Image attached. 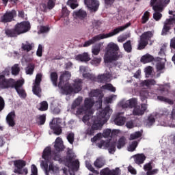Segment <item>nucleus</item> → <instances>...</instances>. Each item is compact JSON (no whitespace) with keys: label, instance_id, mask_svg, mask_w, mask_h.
Returning <instances> with one entry per match:
<instances>
[{"label":"nucleus","instance_id":"79ce46f5","mask_svg":"<svg viewBox=\"0 0 175 175\" xmlns=\"http://www.w3.org/2000/svg\"><path fill=\"white\" fill-rule=\"evenodd\" d=\"M40 107L38 109L40 111H46L49 109V103L47 101H42L40 103Z\"/></svg>","mask_w":175,"mask_h":175},{"label":"nucleus","instance_id":"4be33fe9","mask_svg":"<svg viewBox=\"0 0 175 175\" xmlns=\"http://www.w3.org/2000/svg\"><path fill=\"white\" fill-rule=\"evenodd\" d=\"M126 121V118L122 116L121 113H118L114 120V122L116 125H118L119 126L124 125Z\"/></svg>","mask_w":175,"mask_h":175},{"label":"nucleus","instance_id":"dca6fc26","mask_svg":"<svg viewBox=\"0 0 175 175\" xmlns=\"http://www.w3.org/2000/svg\"><path fill=\"white\" fill-rule=\"evenodd\" d=\"M85 5L93 12H96L99 9V1L96 0H85Z\"/></svg>","mask_w":175,"mask_h":175},{"label":"nucleus","instance_id":"a19ab883","mask_svg":"<svg viewBox=\"0 0 175 175\" xmlns=\"http://www.w3.org/2000/svg\"><path fill=\"white\" fill-rule=\"evenodd\" d=\"M154 124H155V118L154 117V116L150 115L146 120V125L147 126H152Z\"/></svg>","mask_w":175,"mask_h":175},{"label":"nucleus","instance_id":"ea45409f","mask_svg":"<svg viewBox=\"0 0 175 175\" xmlns=\"http://www.w3.org/2000/svg\"><path fill=\"white\" fill-rule=\"evenodd\" d=\"M84 113L85 115L83 117L82 121L85 124H88L90 122V120L92 118V112H88Z\"/></svg>","mask_w":175,"mask_h":175},{"label":"nucleus","instance_id":"a211bd4d","mask_svg":"<svg viewBox=\"0 0 175 175\" xmlns=\"http://www.w3.org/2000/svg\"><path fill=\"white\" fill-rule=\"evenodd\" d=\"M14 118H16V112H14V111H12L8 114L6 117V122L9 126H15L16 122L14 121Z\"/></svg>","mask_w":175,"mask_h":175},{"label":"nucleus","instance_id":"393cba45","mask_svg":"<svg viewBox=\"0 0 175 175\" xmlns=\"http://www.w3.org/2000/svg\"><path fill=\"white\" fill-rule=\"evenodd\" d=\"M94 105H95V101L94 99L90 98H86L84 100V107L88 111L91 110L92 107H94Z\"/></svg>","mask_w":175,"mask_h":175},{"label":"nucleus","instance_id":"338daca9","mask_svg":"<svg viewBox=\"0 0 175 175\" xmlns=\"http://www.w3.org/2000/svg\"><path fill=\"white\" fill-rule=\"evenodd\" d=\"M40 125H44V122H46V115L42 114L40 115L38 118Z\"/></svg>","mask_w":175,"mask_h":175},{"label":"nucleus","instance_id":"4468645a","mask_svg":"<svg viewBox=\"0 0 175 175\" xmlns=\"http://www.w3.org/2000/svg\"><path fill=\"white\" fill-rule=\"evenodd\" d=\"M89 96L91 98H96L97 100L96 102H98L100 106H102V99L103 98V94H102L100 92V90H92L89 94Z\"/></svg>","mask_w":175,"mask_h":175},{"label":"nucleus","instance_id":"49530a36","mask_svg":"<svg viewBox=\"0 0 175 175\" xmlns=\"http://www.w3.org/2000/svg\"><path fill=\"white\" fill-rule=\"evenodd\" d=\"M147 44H148V42L145 41L144 40H142V38H140V41L138 44V50H144Z\"/></svg>","mask_w":175,"mask_h":175},{"label":"nucleus","instance_id":"9d476101","mask_svg":"<svg viewBox=\"0 0 175 175\" xmlns=\"http://www.w3.org/2000/svg\"><path fill=\"white\" fill-rule=\"evenodd\" d=\"M97 146L98 148H102V147H105V148H108L109 154H114V152H116V147L117 146V142H106L104 140H101L99 143L97 144Z\"/></svg>","mask_w":175,"mask_h":175},{"label":"nucleus","instance_id":"20e7f679","mask_svg":"<svg viewBox=\"0 0 175 175\" xmlns=\"http://www.w3.org/2000/svg\"><path fill=\"white\" fill-rule=\"evenodd\" d=\"M129 27H131V23H128L123 26L118 27L108 33H100L95 36L92 39L85 41L83 46V47H88L91 46V44L96 43V42L102 40V39H107V38H111L112 36H115V35H118V33H120V32L125 31V29H126V28H129Z\"/></svg>","mask_w":175,"mask_h":175},{"label":"nucleus","instance_id":"052dcab7","mask_svg":"<svg viewBox=\"0 0 175 175\" xmlns=\"http://www.w3.org/2000/svg\"><path fill=\"white\" fill-rule=\"evenodd\" d=\"M97 79L100 83H103V82L106 81V80H107V75L103 74L101 75H98L97 77Z\"/></svg>","mask_w":175,"mask_h":175},{"label":"nucleus","instance_id":"f8f14e48","mask_svg":"<svg viewBox=\"0 0 175 175\" xmlns=\"http://www.w3.org/2000/svg\"><path fill=\"white\" fill-rule=\"evenodd\" d=\"M14 17H17V11L12 10L11 11H6L3 16L1 18V23H11L14 20Z\"/></svg>","mask_w":175,"mask_h":175},{"label":"nucleus","instance_id":"37998d69","mask_svg":"<svg viewBox=\"0 0 175 175\" xmlns=\"http://www.w3.org/2000/svg\"><path fill=\"white\" fill-rule=\"evenodd\" d=\"M35 70V65L29 64L25 68L26 75H33V71Z\"/></svg>","mask_w":175,"mask_h":175},{"label":"nucleus","instance_id":"e2e57ef3","mask_svg":"<svg viewBox=\"0 0 175 175\" xmlns=\"http://www.w3.org/2000/svg\"><path fill=\"white\" fill-rule=\"evenodd\" d=\"M153 18L155 21H159L162 18V14L159 12H156L153 14Z\"/></svg>","mask_w":175,"mask_h":175},{"label":"nucleus","instance_id":"f704fd0d","mask_svg":"<svg viewBox=\"0 0 175 175\" xmlns=\"http://www.w3.org/2000/svg\"><path fill=\"white\" fill-rule=\"evenodd\" d=\"M123 48L126 53H132V42L131 40H128L123 44Z\"/></svg>","mask_w":175,"mask_h":175},{"label":"nucleus","instance_id":"f257e3e1","mask_svg":"<svg viewBox=\"0 0 175 175\" xmlns=\"http://www.w3.org/2000/svg\"><path fill=\"white\" fill-rule=\"evenodd\" d=\"M110 111H111L110 106H107L103 110L100 111L96 116H92V126L90 129L87 130V135L94 136L95 131L102 129V126H103V125L107 122L109 118H110Z\"/></svg>","mask_w":175,"mask_h":175},{"label":"nucleus","instance_id":"473e14b6","mask_svg":"<svg viewBox=\"0 0 175 175\" xmlns=\"http://www.w3.org/2000/svg\"><path fill=\"white\" fill-rule=\"evenodd\" d=\"M100 47H102V44L100 43L95 44L92 49V53L93 55H98L100 53Z\"/></svg>","mask_w":175,"mask_h":175},{"label":"nucleus","instance_id":"09e8293b","mask_svg":"<svg viewBox=\"0 0 175 175\" xmlns=\"http://www.w3.org/2000/svg\"><path fill=\"white\" fill-rule=\"evenodd\" d=\"M103 90H107L108 91H111V92H116V88L111 85V83H107L102 86Z\"/></svg>","mask_w":175,"mask_h":175},{"label":"nucleus","instance_id":"13d9d810","mask_svg":"<svg viewBox=\"0 0 175 175\" xmlns=\"http://www.w3.org/2000/svg\"><path fill=\"white\" fill-rule=\"evenodd\" d=\"M148 95V92H147V90L142 91L140 92L141 100L142 102H144V100H146V99H147Z\"/></svg>","mask_w":175,"mask_h":175},{"label":"nucleus","instance_id":"cd10ccee","mask_svg":"<svg viewBox=\"0 0 175 175\" xmlns=\"http://www.w3.org/2000/svg\"><path fill=\"white\" fill-rule=\"evenodd\" d=\"M105 165H106V161L102 157H98V159H96V161L94 163V165L97 169H100L103 167Z\"/></svg>","mask_w":175,"mask_h":175},{"label":"nucleus","instance_id":"ddd939ff","mask_svg":"<svg viewBox=\"0 0 175 175\" xmlns=\"http://www.w3.org/2000/svg\"><path fill=\"white\" fill-rule=\"evenodd\" d=\"M55 1L56 0H49L47 4L41 3L40 4V10L44 13H47L48 9L49 10L54 9V7L55 6Z\"/></svg>","mask_w":175,"mask_h":175},{"label":"nucleus","instance_id":"2eb2a0df","mask_svg":"<svg viewBox=\"0 0 175 175\" xmlns=\"http://www.w3.org/2000/svg\"><path fill=\"white\" fill-rule=\"evenodd\" d=\"M121 170L120 168L116 167L115 170H110L109 167H106L103 169L100 175H120Z\"/></svg>","mask_w":175,"mask_h":175},{"label":"nucleus","instance_id":"4c0bfd02","mask_svg":"<svg viewBox=\"0 0 175 175\" xmlns=\"http://www.w3.org/2000/svg\"><path fill=\"white\" fill-rule=\"evenodd\" d=\"M66 160L68 163H72V165H75V166L79 165V161L75 160L73 161V157L70 153H68Z\"/></svg>","mask_w":175,"mask_h":175},{"label":"nucleus","instance_id":"de8ad7c7","mask_svg":"<svg viewBox=\"0 0 175 175\" xmlns=\"http://www.w3.org/2000/svg\"><path fill=\"white\" fill-rule=\"evenodd\" d=\"M150 20V12L148 11H146L144 12V15L142 18V24H146L147 21Z\"/></svg>","mask_w":175,"mask_h":175},{"label":"nucleus","instance_id":"9b49d317","mask_svg":"<svg viewBox=\"0 0 175 175\" xmlns=\"http://www.w3.org/2000/svg\"><path fill=\"white\" fill-rule=\"evenodd\" d=\"M23 85L24 81H23V80H18L17 81H15L13 88H15L20 98H21L22 99H25V98H27V93L25 92V90L23 88Z\"/></svg>","mask_w":175,"mask_h":175},{"label":"nucleus","instance_id":"f3484780","mask_svg":"<svg viewBox=\"0 0 175 175\" xmlns=\"http://www.w3.org/2000/svg\"><path fill=\"white\" fill-rule=\"evenodd\" d=\"M146 110H147V105H137L133 111V116H143L146 113Z\"/></svg>","mask_w":175,"mask_h":175},{"label":"nucleus","instance_id":"412c9836","mask_svg":"<svg viewBox=\"0 0 175 175\" xmlns=\"http://www.w3.org/2000/svg\"><path fill=\"white\" fill-rule=\"evenodd\" d=\"M54 147L55 150L58 152H59V151H64L65 147L64 146L62 139L61 137H58L56 139Z\"/></svg>","mask_w":175,"mask_h":175},{"label":"nucleus","instance_id":"72a5a7b5","mask_svg":"<svg viewBox=\"0 0 175 175\" xmlns=\"http://www.w3.org/2000/svg\"><path fill=\"white\" fill-rule=\"evenodd\" d=\"M116 133H118V131L117 130H113L111 132V130L110 129H106L105 131H104L103 135L104 136V137H113L114 136V135H116Z\"/></svg>","mask_w":175,"mask_h":175},{"label":"nucleus","instance_id":"aec40b11","mask_svg":"<svg viewBox=\"0 0 175 175\" xmlns=\"http://www.w3.org/2000/svg\"><path fill=\"white\" fill-rule=\"evenodd\" d=\"M134 162L137 163V165H143L144 163V161L146 159V155L144 154H137L133 156Z\"/></svg>","mask_w":175,"mask_h":175},{"label":"nucleus","instance_id":"6e6d98bb","mask_svg":"<svg viewBox=\"0 0 175 175\" xmlns=\"http://www.w3.org/2000/svg\"><path fill=\"white\" fill-rule=\"evenodd\" d=\"M144 170H145V172H150V170H152V161L146 163L144 165Z\"/></svg>","mask_w":175,"mask_h":175},{"label":"nucleus","instance_id":"69168bd1","mask_svg":"<svg viewBox=\"0 0 175 175\" xmlns=\"http://www.w3.org/2000/svg\"><path fill=\"white\" fill-rule=\"evenodd\" d=\"M70 14V12L68 10V8L66 7H63L62 10V17H68L69 14Z\"/></svg>","mask_w":175,"mask_h":175},{"label":"nucleus","instance_id":"6e6552de","mask_svg":"<svg viewBox=\"0 0 175 175\" xmlns=\"http://www.w3.org/2000/svg\"><path fill=\"white\" fill-rule=\"evenodd\" d=\"M16 81L13 79H6L5 75H0V88L1 90H6L8 88H13Z\"/></svg>","mask_w":175,"mask_h":175},{"label":"nucleus","instance_id":"6ab92c4d","mask_svg":"<svg viewBox=\"0 0 175 175\" xmlns=\"http://www.w3.org/2000/svg\"><path fill=\"white\" fill-rule=\"evenodd\" d=\"M136 106H137V99L136 98H131L126 100L123 105V107H124V109H128V107H129V109H135Z\"/></svg>","mask_w":175,"mask_h":175},{"label":"nucleus","instance_id":"2f4dec72","mask_svg":"<svg viewBox=\"0 0 175 175\" xmlns=\"http://www.w3.org/2000/svg\"><path fill=\"white\" fill-rule=\"evenodd\" d=\"M158 100L160 102H164L165 103H167L168 105H174V101L170 98H167L163 96H157Z\"/></svg>","mask_w":175,"mask_h":175},{"label":"nucleus","instance_id":"8fccbe9b","mask_svg":"<svg viewBox=\"0 0 175 175\" xmlns=\"http://www.w3.org/2000/svg\"><path fill=\"white\" fill-rule=\"evenodd\" d=\"M67 140L70 143V144H73V143L75 142V133L72 132L68 133Z\"/></svg>","mask_w":175,"mask_h":175},{"label":"nucleus","instance_id":"c9c22d12","mask_svg":"<svg viewBox=\"0 0 175 175\" xmlns=\"http://www.w3.org/2000/svg\"><path fill=\"white\" fill-rule=\"evenodd\" d=\"M75 14L76 17H78V18H81V20H83V18H85V17H87V12L83 10H79V11L75 12Z\"/></svg>","mask_w":175,"mask_h":175},{"label":"nucleus","instance_id":"7ed1b4c3","mask_svg":"<svg viewBox=\"0 0 175 175\" xmlns=\"http://www.w3.org/2000/svg\"><path fill=\"white\" fill-rule=\"evenodd\" d=\"M64 77H65V74H62L59 77V82L58 84L59 88L62 91V94L64 95H70V94H77L81 91L83 89V81L81 79H75L72 86L70 83H66L65 85H62L64 83Z\"/></svg>","mask_w":175,"mask_h":175},{"label":"nucleus","instance_id":"b1692460","mask_svg":"<svg viewBox=\"0 0 175 175\" xmlns=\"http://www.w3.org/2000/svg\"><path fill=\"white\" fill-rule=\"evenodd\" d=\"M35 47V44L29 43V42L26 41V43H22L21 49L23 51H26V53H29Z\"/></svg>","mask_w":175,"mask_h":175},{"label":"nucleus","instance_id":"f03ea898","mask_svg":"<svg viewBox=\"0 0 175 175\" xmlns=\"http://www.w3.org/2000/svg\"><path fill=\"white\" fill-rule=\"evenodd\" d=\"M122 58V53L120 51V46L114 42H110L106 47L104 54L105 64H113L114 66H117V61Z\"/></svg>","mask_w":175,"mask_h":175},{"label":"nucleus","instance_id":"423d86ee","mask_svg":"<svg viewBox=\"0 0 175 175\" xmlns=\"http://www.w3.org/2000/svg\"><path fill=\"white\" fill-rule=\"evenodd\" d=\"M49 125L55 135H59L62 133V128L66 126V122L59 118H56L49 123Z\"/></svg>","mask_w":175,"mask_h":175},{"label":"nucleus","instance_id":"c03bdc74","mask_svg":"<svg viewBox=\"0 0 175 175\" xmlns=\"http://www.w3.org/2000/svg\"><path fill=\"white\" fill-rule=\"evenodd\" d=\"M88 110L84 107H79L76 111L77 116H83V114H87Z\"/></svg>","mask_w":175,"mask_h":175},{"label":"nucleus","instance_id":"864d4df0","mask_svg":"<svg viewBox=\"0 0 175 175\" xmlns=\"http://www.w3.org/2000/svg\"><path fill=\"white\" fill-rule=\"evenodd\" d=\"M172 28L170 27V25H167L166 23H164L162 31H161V34L162 35H167V32H169L170 31Z\"/></svg>","mask_w":175,"mask_h":175},{"label":"nucleus","instance_id":"4d7b16f0","mask_svg":"<svg viewBox=\"0 0 175 175\" xmlns=\"http://www.w3.org/2000/svg\"><path fill=\"white\" fill-rule=\"evenodd\" d=\"M102 62V58L101 57H94L92 61L91 64L92 65H95V66H98L99 64Z\"/></svg>","mask_w":175,"mask_h":175},{"label":"nucleus","instance_id":"a18cd8bd","mask_svg":"<svg viewBox=\"0 0 175 175\" xmlns=\"http://www.w3.org/2000/svg\"><path fill=\"white\" fill-rule=\"evenodd\" d=\"M59 169V168L57 165H54L53 163H50L48 168V174H49V172H51L53 173H57Z\"/></svg>","mask_w":175,"mask_h":175},{"label":"nucleus","instance_id":"bf43d9fd","mask_svg":"<svg viewBox=\"0 0 175 175\" xmlns=\"http://www.w3.org/2000/svg\"><path fill=\"white\" fill-rule=\"evenodd\" d=\"M153 10L154 12H162L163 10V7L161 3H157L156 5L153 6Z\"/></svg>","mask_w":175,"mask_h":175},{"label":"nucleus","instance_id":"bb28decb","mask_svg":"<svg viewBox=\"0 0 175 175\" xmlns=\"http://www.w3.org/2000/svg\"><path fill=\"white\" fill-rule=\"evenodd\" d=\"M154 36L152 31H146L144 32L140 36V39L144 40L145 42H150L151 40V38Z\"/></svg>","mask_w":175,"mask_h":175},{"label":"nucleus","instance_id":"680f3d73","mask_svg":"<svg viewBox=\"0 0 175 175\" xmlns=\"http://www.w3.org/2000/svg\"><path fill=\"white\" fill-rule=\"evenodd\" d=\"M137 141H133L129 146V151H135V150H136V147H137Z\"/></svg>","mask_w":175,"mask_h":175},{"label":"nucleus","instance_id":"39448f33","mask_svg":"<svg viewBox=\"0 0 175 175\" xmlns=\"http://www.w3.org/2000/svg\"><path fill=\"white\" fill-rule=\"evenodd\" d=\"M31 30V23L28 21L18 23L12 29H5V34L7 38H17L18 35L26 33Z\"/></svg>","mask_w":175,"mask_h":175},{"label":"nucleus","instance_id":"c85d7f7f","mask_svg":"<svg viewBox=\"0 0 175 175\" xmlns=\"http://www.w3.org/2000/svg\"><path fill=\"white\" fill-rule=\"evenodd\" d=\"M142 64H148V62H152L154 61V56L147 53L143 55L140 59Z\"/></svg>","mask_w":175,"mask_h":175},{"label":"nucleus","instance_id":"c756f323","mask_svg":"<svg viewBox=\"0 0 175 175\" xmlns=\"http://www.w3.org/2000/svg\"><path fill=\"white\" fill-rule=\"evenodd\" d=\"M155 3H161L163 8H166L168 3H170V0H151L150 4L152 6Z\"/></svg>","mask_w":175,"mask_h":175},{"label":"nucleus","instance_id":"603ef678","mask_svg":"<svg viewBox=\"0 0 175 175\" xmlns=\"http://www.w3.org/2000/svg\"><path fill=\"white\" fill-rule=\"evenodd\" d=\"M124 146H125V138L124 137H122L118 140L117 148L120 150V148H122Z\"/></svg>","mask_w":175,"mask_h":175},{"label":"nucleus","instance_id":"a878e982","mask_svg":"<svg viewBox=\"0 0 175 175\" xmlns=\"http://www.w3.org/2000/svg\"><path fill=\"white\" fill-rule=\"evenodd\" d=\"M50 158H51V148L46 147L43 151L42 159L46 161V162H49Z\"/></svg>","mask_w":175,"mask_h":175},{"label":"nucleus","instance_id":"1a4fd4ad","mask_svg":"<svg viewBox=\"0 0 175 175\" xmlns=\"http://www.w3.org/2000/svg\"><path fill=\"white\" fill-rule=\"evenodd\" d=\"M42 74L38 73L36 76V79L34 82V85L33 86V94L34 95H36V96H38V98L42 97V94L40 93L42 92V90L40 89V83L42 82Z\"/></svg>","mask_w":175,"mask_h":175},{"label":"nucleus","instance_id":"7c9ffc66","mask_svg":"<svg viewBox=\"0 0 175 175\" xmlns=\"http://www.w3.org/2000/svg\"><path fill=\"white\" fill-rule=\"evenodd\" d=\"M82 102H83V97H78L77 98H76L72 104L71 109L75 110V109L79 107V106L81 105Z\"/></svg>","mask_w":175,"mask_h":175},{"label":"nucleus","instance_id":"3c124183","mask_svg":"<svg viewBox=\"0 0 175 175\" xmlns=\"http://www.w3.org/2000/svg\"><path fill=\"white\" fill-rule=\"evenodd\" d=\"M18 73H20V67H18V64H15L12 67V74L17 76Z\"/></svg>","mask_w":175,"mask_h":175},{"label":"nucleus","instance_id":"58836bf2","mask_svg":"<svg viewBox=\"0 0 175 175\" xmlns=\"http://www.w3.org/2000/svg\"><path fill=\"white\" fill-rule=\"evenodd\" d=\"M142 133L140 131H136L132 134L130 135L129 140H136V139H139V137H142Z\"/></svg>","mask_w":175,"mask_h":175},{"label":"nucleus","instance_id":"0eeeda50","mask_svg":"<svg viewBox=\"0 0 175 175\" xmlns=\"http://www.w3.org/2000/svg\"><path fill=\"white\" fill-rule=\"evenodd\" d=\"M27 162L24 160H16L14 161L15 168L14 173L16 174L27 175L28 174V168L25 167ZM25 167V168H24Z\"/></svg>","mask_w":175,"mask_h":175},{"label":"nucleus","instance_id":"0e129e2a","mask_svg":"<svg viewBox=\"0 0 175 175\" xmlns=\"http://www.w3.org/2000/svg\"><path fill=\"white\" fill-rule=\"evenodd\" d=\"M67 5L71 8V9H76L79 6V4L75 3L73 0H68L67 2Z\"/></svg>","mask_w":175,"mask_h":175},{"label":"nucleus","instance_id":"774afa93","mask_svg":"<svg viewBox=\"0 0 175 175\" xmlns=\"http://www.w3.org/2000/svg\"><path fill=\"white\" fill-rule=\"evenodd\" d=\"M31 175H38V167H36V165H35L33 164L31 165Z\"/></svg>","mask_w":175,"mask_h":175},{"label":"nucleus","instance_id":"5701e85b","mask_svg":"<svg viewBox=\"0 0 175 175\" xmlns=\"http://www.w3.org/2000/svg\"><path fill=\"white\" fill-rule=\"evenodd\" d=\"M75 59L77 61H81V62H88V61H91V58L90 57L88 53H83L82 54L77 55Z\"/></svg>","mask_w":175,"mask_h":175},{"label":"nucleus","instance_id":"e433bc0d","mask_svg":"<svg viewBox=\"0 0 175 175\" xmlns=\"http://www.w3.org/2000/svg\"><path fill=\"white\" fill-rule=\"evenodd\" d=\"M51 80L54 85V87H57V81H58V74L55 72H53L51 73Z\"/></svg>","mask_w":175,"mask_h":175},{"label":"nucleus","instance_id":"5fc2aeb1","mask_svg":"<svg viewBox=\"0 0 175 175\" xmlns=\"http://www.w3.org/2000/svg\"><path fill=\"white\" fill-rule=\"evenodd\" d=\"M86 167L88 169V170H90L92 173H94V174H99V172L95 170V168H94V167L92 166V165H91V163H86Z\"/></svg>","mask_w":175,"mask_h":175}]
</instances>
